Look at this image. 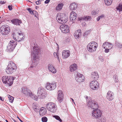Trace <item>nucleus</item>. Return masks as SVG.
<instances>
[{"label":"nucleus","instance_id":"1","mask_svg":"<svg viewBox=\"0 0 122 122\" xmlns=\"http://www.w3.org/2000/svg\"><path fill=\"white\" fill-rule=\"evenodd\" d=\"M92 116L96 119L97 122H106V119L101 116L102 113L98 109L93 110L92 112Z\"/></svg>","mask_w":122,"mask_h":122},{"label":"nucleus","instance_id":"2","mask_svg":"<svg viewBox=\"0 0 122 122\" xmlns=\"http://www.w3.org/2000/svg\"><path fill=\"white\" fill-rule=\"evenodd\" d=\"M16 68V66L15 64L12 61H10L9 62L6 72L7 74H10L14 72Z\"/></svg>","mask_w":122,"mask_h":122},{"label":"nucleus","instance_id":"3","mask_svg":"<svg viewBox=\"0 0 122 122\" xmlns=\"http://www.w3.org/2000/svg\"><path fill=\"white\" fill-rule=\"evenodd\" d=\"M47 93L42 87H39L37 95L39 98L44 99L47 96Z\"/></svg>","mask_w":122,"mask_h":122},{"label":"nucleus","instance_id":"4","mask_svg":"<svg viewBox=\"0 0 122 122\" xmlns=\"http://www.w3.org/2000/svg\"><path fill=\"white\" fill-rule=\"evenodd\" d=\"M67 18L64 14H58L56 17L57 20L60 23L62 24L66 23L67 21Z\"/></svg>","mask_w":122,"mask_h":122},{"label":"nucleus","instance_id":"5","mask_svg":"<svg viewBox=\"0 0 122 122\" xmlns=\"http://www.w3.org/2000/svg\"><path fill=\"white\" fill-rule=\"evenodd\" d=\"M97 44L95 42H92L88 44L87 45L88 51L90 52L95 51L97 48Z\"/></svg>","mask_w":122,"mask_h":122},{"label":"nucleus","instance_id":"6","mask_svg":"<svg viewBox=\"0 0 122 122\" xmlns=\"http://www.w3.org/2000/svg\"><path fill=\"white\" fill-rule=\"evenodd\" d=\"M0 32L3 35H7L10 32V28L8 26L4 25L1 26L0 29Z\"/></svg>","mask_w":122,"mask_h":122},{"label":"nucleus","instance_id":"7","mask_svg":"<svg viewBox=\"0 0 122 122\" xmlns=\"http://www.w3.org/2000/svg\"><path fill=\"white\" fill-rule=\"evenodd\" d=\"M33 49V52L32 53L31 56L36 59H37L38 57L37 55L41 53V51L40 47L37 46H34Z\"/></svg>","mask_w":122,"mask_h":122},{"label":"nucleus","instance_id":"8","mask_svg":"<svg viewBox=\"0 0 122 122\" xmlns=\"http://www.w3.org/2000/svg\"><path fill=\"white\" fill-rule=\"evenodd\" d=\"M46 107L48 110L54 113L55 112L56 110V105L52 102L48 103L47 104Z\"/></svg>","mask_w":122,"mask_h":122},{"label":"nucleus","instance_id":"9","mask_svg":"<svg viewBox=\"0 0 122 122\" xmlns=\"http://www.w3.org/2000/svg\"><path fill=\"white\" fill-rule=\"evenodd\" d=\"M13 77L11 76H4L2 78V81L3 83L7 84L10 86L13 83Z\"/></svg>","mask_w":122,"mask_h":122},{"label":"nucleus","instance_id":"10","mask_svg":"<svg viewBox=\"0 0 122 122\" xmlns=\"http://www.w3.org/2000/svg\"><path fill=\"white\" fill-rule=\"evenodd\" d=\"M87 105L91 108L95 110L98 109V105L96 102L91 99L88 101Z\"/></svg>","mask_w":122,"mask_h":122},{"label":"nucleus","instance_id":"11","mask_svg":"<svg viewBox=\"0 0 122 122\" xmlns=\"http://www.w3.org/2000/svg\"><path fill=\"white\" fill-rule=\"evenodd\" d=\"M13 38L17 41L20 42L23 40L24 38V36L22 33H13Z\"/></svg>","mask_w":122,"mask_h":122},{"label":"nucleus","instance_id":"12","mask_svg":"<svg viewBox=\"0 0 122 122\" xmlns=\"http://www.w3.org/2000/svg\"><path fill=\"white\" fill-rule=\"evenodd\" d=\"M56 87V83H52L48 82L46 86V88L48 90L50 91L54 90Z\"/></svg>","mask_w":122,"mask_h":122},{"label":"nucleus","instance_id":"13","mask_svg":"<svg viewBox=\"0 0 122 122\" xmlns=\"http://www.w3.org/2000/svg\"><path fill=\"white\" fill-rule=\"evenodd\" d=\"M99 84L97 81H93L90 83V86L93 90H96L99 87Z\"/></svg>","mask_w":122,"mask_h":122},{"label":"nucleus","instance_id":"14","mask_svg":"<svg viewBox=\"0 0 122 122\" xmlns=\"http://www.w3.org/2000/svg\"><path fill=\"white\" fill-rule=\"evenodd\" d=\"M22 92L26 96L29 97L32 94V92L30 90L26 87H23L21 88Z\"/></svg>","mask_w":122,"mask_h":122},{"label":"nucleus","instance_id":"15","mask_svg":"<svg viewBox=\"0 0 122 122\" xmlns=\"http://www.w3.org/2000/svg\"><path fill=\"white\" fill-rule=\"evenodd\" d=\"M60 28L63 33H68L70 31L69 27L65 25H62L60 27Z\"/></svg>","mask_w":122,"mask_h":122},{"label":"nucleus","instance_id":"16","mask_svg":"<svg viewBox=\"0 0 122 122\" xmlns=\"http://www.w3.org/2000/svg\"><path fill=\"white\" fill-rule=\"evenodd\" d=\"M16 45L17 43L16 41H15L13 40H11L9 43L8 48L9 49L13 50Z\"/></svg>","mask_w":122,"mask_h":122},{"label":"nucleus","instance_id":"17","mask_svg":"<svg viewBox=\"0 0 122 122\" xmlns=\"http://www.w3.org/2000/svg\"><path fill=\"white\" fill-rule=\"evenodd\" d=\"M57 100L60 103H61L63 101V94L62 92L61 91H58Z\"/></svg>","mask_w":122,"mask_h":122},{"label":"nucleus","instance_id":"18","mask_svg":"<svg viewBox=\"0 0 122 122\" xmlns=\"http://www.w3.org/2000/svg\"><path fill=\"white\" fill-rule=\"evenodd\" d=\"M107 98L109 101L113 100L114 98V93L111 91H109L107 94Z\"/></svg>","mask_w":122,"mask_h":122},{"label":"nucleus","instance_id":"19","mask_svg":"<svg viewBox=\"0 0 122 122\" xmlns=\"http://www.w3.org/2000/svg\"><path fill=\"white\" fill-rule=\"evenodd\" d=\"M113 46V45L112 44L108 43V42H105L102 45V47L104 49L108 48L110 49H111Z\"/></svg>","mask_w":122,"mask_h":122},{"label":"nucleus","instance_id":"20","mask_svg":"<svg viewBox=\"0 0 122 122\" xmlns=\"http://www.w3.org/2000/svg\"><path fill=\"white\" fill-rule=\"evenodd\" d=\"M48 67L49 71L53 74H55L56 72V70L51 64H49L48 65Z\"/></svg>","mask_w":122,"mask_h":122},{"label":"nucleus","instance_id":"21","mask_svg":"<svg viewBox=\"0 0 122 122\" xmlns=\"http://www.w3.org/2000/svg\"><path fill=\"white\" fill-rule=\"evenodd\" d=\"M81 34V30H78L76 31L74 33V35L75 38L77 39L79 38Z\"/></svg>","mask_w":122,"mask_h":122},{"label":"nucleus","instance_id":"22","mask_svg":"<svg viewBox=\"0 0 122 122\" xmlns=\"http://www.w3.org/2000/svg\"><path fill=\"white\" fill-rule=\"evenodd\" d=\"M69 7L70 9L71 10H75L78 7V5L76 3L73 2L70 4Z\"/></svg>","mask_w":122,"mask_h":122},{"label":"nucleus","instance_id":"23","mask_svg":"<svg viewBox=\"0 0 122 122\" xmlns=\"http://www.w3.org/2000/svg\"><path fill=\"white\" fill-rule=\"evenodd\" d=\"M77 15L73 11H72L70 13V18L71 21H73L75 20L76 19Z\"/></svg>","mask_w":122,"mask_h":122},{"label":"nucleus","instance_id":"24","mask_svg":"<svg viewBox=\"0 0 122 122\" xmlns=\"http://www.w3.org/2000/svg\"><path fill=\"white\" fill-rule=\"evenodd\" d=\"M70 55V52L69 50H64L63 51L62 55L63 58H64L68 57Z\"/></svg>","mask_w":122,"mask_h":122},{"label":"nucleus","instance_id":"25","mask_svg":"<svg viewBox=\"0 0 122 122\" xmlns=\"http://www.w3.org/2000/svg\"><path fill=\"white\" fill-rule=\"evenodd\" d=\"M46 112V108L44 107H41L40 111V114L42 116L44 115Z\"/></svg>","mask_w":122,"mask_h":122},{"label":"nucleus","instance_id":"26","mask_svg":"<svg viewBox=\"0 0 122 122\" xmlns=\"http://www.w3.org/2000/svg\"><path fill=\"white\" fill-rule=\"evenodd\" d=\"M11 22L12 23L16 25H19L21 23V21L17 19H15L11 20Z\"/></svg>","mask_w":122,"mask_h":122},{"label":"nucleus","instance_id":"27","mask_svg":"<svg viewBox=\"0 0 122 122\" xmlns=\"http://www.w3.org/2000/svg\"><path fill=\"white\" fill-rule=\"evenodd\" d=\"M70 68V71L71 72H73L77 69V65L74 64L71 65Z\"/></svg>","mask_w":122,"mask_h":122},{"label":"nucleus","instance_id":"28","mask_svg":"<svg viewBox=\"0 0 122 122\" xmlns=\"http://www.w3.org/2000/svg\"><path fill=\"white\" fill-rule=\"evenodd\" d=\"M26 10L29 11L30 14L32 15H35V17H37L36 15H37L38 13L36 11L33 10H32L31 8H27Z\"/></svg>","mask_w":122,"mask_h":122},{"label":"nucleus","instance_id":"29","mask_svg":"<svg viewBox=\"0 0 122 122\" xmlns=\"http://www.w3.org/2000/svg\"><path fill=\"white\" fill-rule=\"evenodd\" d=\"M84 78L83 76L81 75V76L78 77H77L76 78H75V79L78 82H81L84 81Z\"/></svg>","mask_w":122,"mask_h":122},{"label":"nucleus","instance_id":"30","mask_svg":"<svg viewBox=\"0 0 122 122\" xmlns=\"http://www.w3.org/2000/svg\"><path fill=\"white\" fill-rule=\"evenodd\" d=\"M99 77V75L97 72H94L92 73V78L97 79Z\"/></svg>","mask_w":122,"mask_h":122},{"label":"nucleus","instance_id":"31","mask_svg":"<svg viewBox=\"0 0 122 122\" xmlns=\"http://www.w3.org/2000/svg\"><path fill=\"white\" fill-rule=\"evenodd\" d=\"M63 5L64 4L63 3L58 4V5L56 7V10L58 11H60L62 9Z\"/></svg>","mask_w":122,"mask_h":122},{"label":"nucleus","instance_id":"32","mask_svg":"<svg viewBox=\"0 0 122 122\" xmlns=\"http://www.w3.org/2000/svg\"><path fill=\"white\" fill-rule=\"evenodd\" d=\"M104 2L107 5H110L112 3V0H104Z\"/></svg>","mask_w":122,"mask_h":122},{"label":"nucleus","instance_id":"33","mask_svg":"<svg viewBox=\"0 0 122 122\" xmlns=\"http://www.w3.org/2000/svg\"><path fill=\"white\" fill-rule=\"evenodd\" d=\"M117 12H120L122 11V4H120L119 6L116 8Z\"/></svg>","mask_w":122,"mask_h":122},{"label":"nucleus","instance_id":"34","mask_svg":"<svg viewBox=\"0 0 122 122\" xmlns=\"http://www.w3.org/2000/svg\"><path fill=\"white\" fill-rule=\"evenodd\" d=\"M36 59H35L34 58V60L33 61V63L32 64V65L31 66V68H33L36 67L37 65V62H36L35 60Z\"/></svg>","mask_w":122,"mask_h":122},{"label":"nucleus","instance_id":"35","mask_svg":"<svg viewBox=\"0 0 122 122\" xmlns=\"http://www.w3.org/2000/svg\"><path fill=\"white\" fill-rule=\"evenodd\" d=\"M54 56L55 57L57 58L58 60L59 61V62H60V61L59 56L58 53L57 52H54Z\"/></svg>","mask_w":122,"mask_h":122},{"label":"nucleus","instance_id":"36","mask_svg":"<svg viewBox=\"0 0 122 122\" xmlns=\"http://www.w3.org/2000/svg\"><path fill=\"white\" fill-rule=\"evenodd\" d=\"M54 56L55 57L57 58L58 60L59 61V62H60V61L59 56L58 53L57 52H54Z\"/></svg>","mask_w":122,"mask_h":122},{"label":"nucleus","instance_id":"37","mask_svg":"<svg viewBox=\"0 0 122 122\" xmlns=\"http://www.w3.org/2000/svg\"><path fill=\"white\" fill-rule=\"evenodd\" d=\"M53 117H54L56 119L59 121L60 122H62V120L59 116L57 115H54Z\"/></svg>","mask_w":122,"mask_h":122},{"label":"nucleus","instance_id":"38","mask_svg":"<svg viewBox=\"0 0 122 122\" xmlns=\"http://www.w3.org/2000/svg\"><path fill=\"white\" fill-rule=\"evenodd\" d=\"M30 96L31 98L34 100L36 101H37L38 100V97L35 95H31Z\"/></svg>","mask_w":122,"mask_h":122},{"label":"nucleus","instance_id":"39","mask_svg":"<svg viewBox=\"0 0 122 122\" xmlns=\"http://www.w3.org/2000/svg\"><path fill=\"white\" fill-rule=\"evenodd\" d=\"M91 30H89L86 31L83 34V36L86 37L87 35L90 33L91 32Z\"/></svg>","mask_w":122,"mask_h":122},{"label":"nucleus","instance_id":"40","mask_svg":"<svg viewBox=\"0 0 122 122\" xmlns=\"http://www.w3.org/2000/svg\"><path fill=\"white\" fill-rule=\"evenodd\" d=\"M8 98H9V101L10 102L12 103L13 102L14 99L13 97L9 95L8 96Z\"/></svg>","mask_w":122,"mask_h":122},{"label":"nucleus","instance_id":"41","mask_svg":"<svg viewBox=\"0 0 122 122\" xmlns=\"http://www.w3.org/2000/svg\"><path fill=\"white\" fill-rule=\"evenodd\" d=\"M91 20V17L89 16H86L84 17V20L85 21H87L88 20Z\"/></svg>","mask_w":122,"mask_h":122},{"label":"nucleus","instance_id":"42","mask_svg":"<svg viewBox=\"0 0 122 122\" xmlns=\"http://www.w3.org/2000/svg\"><path fill=\"white\" fill-rule=\"evenodd\" d=\"M98 11L97 10H93L92 12V15H96L97 14H98Z\"/></svg>","mask_w":122,"mask_h":122},{"label":"nucleus","instance_id":"43","mask_svg":"<svg viewBox=\"0 0 122 122\" xmlns=\"http://www.w3.org/2000/svg\"><path fill=\"white\" fill-rule=\"evenodd\" d=\"M41 120L43 122H46L47 121V118L46 117H43L42 118Z\"/></svg>","mask_w":122,"mask_h":122},{"label":"nucleus","instance_id":"44","mask_svg":"<svg viewBox=\"0 0 122 122\" xmlns=\"http://www.w3.org/2000/svg\"><path fill=\"white\" fill-rule=\"evenodd\" d=\"M75 78H76L77 77H78L81 76V75H82L80 73L78 72H76V74H75Z\"/></svg>","mask_w":122,"mask_h":122},{"label":"nucleus","instance_id":"45","mask_svg":"<svg viewBox=\"0 0 122 122\" xmlns=\"http://www.w3.org/2000/svg\"><path fill=\"white\" fill-rule=\"evenodd\" d=\"M113 78L114 79L115 81L117 82L118 81L117 76L116 75H115L113 76Z\"/></svg>","mask_w":122,"mask_h":122},{"label":"nucleus","instance_id":"46","mask_svg":"<svg viewBox=\"0 0 122 122\" xmlns=\"http://www.w3.org/2000/svg\"><path fill=\"white\" fill-rule=\"evenodd\" d=\"M99 59L102 62L103 61L104 59L103 57L102 56H100L99 57Z\"/></svg>","mask_w":122,"mask_h":122},{"label":"nucleus","instance_id":"47","mask_svg":"<svg viewBox=\"0 0 122 122\" xmlns=\"http://www.w3.org/2000/svg\"><path fill=\"white\" fill-rule=\"evenodd\" d=\"M105 52L106 53H108L109 52V49L108 48H105Z\"/></svg>","mask_w":122,"mask_h":122},{"label":"nucleus","instance_id":"48","mask_svg":"<svg viewBox=\"0 0 122 122\" xmlns=\"http://www.w3.org/2000/svg\"><path fill=\"white\" fill-rule=\"evenodd\" d=\"M115 45L117 47H118V45H120V43H119L118 42H117V41H115Z\"/></svg>","mask_w":122,"mask_h":122},{"label":"nucleus","instance_id":"49","mask_svg":"<svg viewBox=\"0 0 122 122\" xmlns=\"http://www.w3.org/2000/svg\"><path fill=\"white\" fill-rule=\"evenodd\" d=\"M41 1V0H38L36 2V4L37 5H39L40 3V2Z\"/></svg>","mask_w":122,"mask_h":122},{"label":"nucleus","instance_id":"50","mask_svg":"<svg viewBox=\"0 0 122 122\" xmlns=\"http://www.w3.org/2000/svg\"><path fill=\"white\" fill-rule=\"evenodd\" d=\"M8 8L10 10H11L12 9V6L10 5H9L8 6Z\"/></svg>","mask_w":122,"mask_h":122},{"label":"nucleus","instance_id":"51","mask_svg":"<svg viewBox=\"0 0 122 122\" xmlns=\"http://www.w3.org/2000/svg\"><path fill=\"white\" fill-rule=\"evenodd\" d=\"M79 20H84V17H80L79 18Z\"/></svg>","mask_w":122,"mask_h":122},{"label":"nucleus","instance_id":"52","mask_svg":"<svg viewBox=\"0 0 122 122\" xmlns=\"http://www.w3.org/2000/svg\"><path fill=\"white\" fill-rule=\"evenodd\" d=\"M50 0H46L45 2V3L48 4L50 2Z\"/></svg>","mask_w":122,"mask_h":122},{"label":"nucleus","instance_id":"53","mask_svg":"<svg viewBox=\"0 0 122 122\" xmlns=\"http://www.w3.org/2000/svg\"><path fill=\"white\" fill-rule=\"evenodd\" d=\"M99 16L100 18V19H102V18L104 17V15H102Z\"/></svg>","mask_w":122,"mask_h":122},{"label":"nucleus","instance_id":"54","mask_svg":"<svg viewBox=\"0 0 122 122\" xmlns=\"http://www.w3.org/2000/svg\"><path fill=\"white\" fill-rule=\"evenodd\" d=\"M118 47L120 48H122V45L120 44V45H118Z\"/></svg>","mask_w":122,"mask_h":122},{"label":"nucleus","instance_id":"55","mask_svg":"<svg viewBox=\"0 0 122 122\" xmlns=\"http://www.w3.org/2000/svg\"><path fill=\"white\" fill-rule=\"evenodd\" d=\"M0 100L2 101H3L4 100V99L1 97L0 96Z\"/></svg>","mask_w":122,"mask_h":122},{"label":"nucleus","instance_id":"56","mask_svg":"<svg viewBox=\"0 0 122 122\" xmlns=\"http://www.w3.org/2000/svg\"><path fill=\"white\" fill-rule=\"evenodd\" d=\"M100 19V18L99 17V16H98L97 17V21H98Z\"/></svg>","mask_w":122,"mask_h":122},{"label":"nucleus","instance_id":"57","mask_svg":"<svg viewBox=\"0 0 122 122\" xmlns=\"http://www.w3.org/2000/svg\"><path fill=\"white\" fill-rule=\"evenodd\" d=\"M71 100L72 102H73V103L74 104H75V103L74 102V100L72 98H71Z\"/></svg>","mask_w":122,"mask_h":122},{"label":"nucleus","instance_id":"58","mask_svg":"<svg viewBox=\"0 0 122 122\" xmlns=\"http://www.w3.org/2000/svg\"><path fill=\"white\" fill-rule=\"evenodd\" d=\"M1 3H2V4L4 3V1H1Z\"/></svg>","mask_w":122,"mask_h":122},{"label":"nucleus","instance_id":"59","mask_svg":"<svg viewBox=\"0 0 122 122\" xmlns=\"http://www.w3.org/2000/svg\"><path fill=\"white\" fill-rule=\"evenodd\" d=\"M17 118L21 122H23V121L21 119H20L18 117H17Z\"/></svg>","mask_w":122,"mask_h":122},{"label":"nucleus","instance_id":"60","mask_svg":"<svg viewBox=\"0 0 122 122\" xmlns=\"http://www.w3.org/2000/svg\"><path fill=\"white\" fill-rule=\"evenodd\" d=\"M37 109H36V108H35V109H34V111H38H38H37Z\"/></svg>","mask_w":122,"mask_h":122},{"label":"nucleus","instance_id":"61","mask_svg":"<svg viewBox=\"0 0 122 122\" xmlns=\"http://www.w3.org/2000/svg\"><path fill=\"white\" fill-rule=\"evenodd\" d=\"M13 120L14 121V122H17V121L14 119Z\"/></svg>","mask_w":122,"mask_h":122},{"label":"nucleus","instance_id":"62","mask_svg":"<svg viewBox=\"0 0 122 122\" xmlns=\"http://www.w3.org/2000/svg\"><path fill=\"white\" fill-rule=\"evenodd\" d=\"M13 80H14V79H15V77H13Z\"/></svg>","mask_w":122,"mask_h":122},{"label":"nucleus","instance_id":"63","mask_svg":"<svg viewBox=\"0 0 122 122\" xmlns=\"http://www.w3.org/2000/svg\"><path fill=\"white\" fill-rule=\"evenodd\" d=\"M5 121L6 122H8V121L6 120H5Z\"/></svg>","mask_w":122,"mask_h":122},{"label":"nucleus","instance_id":"64","mask_svg":"<svg viewBox=\"0 0 122 122\" xmlns=\"http://www.w3.org/2000/svg\"><path fill=\"white\" fill-rule=\"evenodd\" d=\"M105 46H108V45H105Z\"/></svg>","mask_w":122,"mask_h":122}]
</instances>
